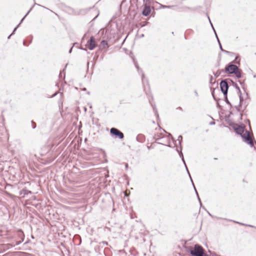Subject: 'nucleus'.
Listing matches in <instances>:
<instances>
[{
    "instance_id": "1",
    "label": "nucleus",
    "mask_w": 256,
    "mask_h": 256,
    "mask_svg": "<svg viewBox=\"0 0 256 256\" xmlns=\"http://www.w3.org/2000/svg\"><path fill=\"white\" fill-rule=\"evenodd\" d=\"M234 130L237 134L241 136L245 142L251 147L254 146L253 140L250 136V132L245 130L244 127L236 126L234 128Z\"/></svg>"
},
{
    "instance_id": "2",
    "label": "nucleus",
    "mask_w": 256,
    "mask_h": 256,
    "mask_svg": "<svg viewBox=\"0 0 256 256\" xmlns=\"http://www.w3.org/2000/svg\"><path fill=\"white\" fill-rule=\"evenodd\" d=\"M190 254L192 256H208V255L204 252L203 248L198 245L196 244L194 249L190 250Z\"/></svg>"
},
{
    "instance_id": "3",
    "label": "nucleus",
    "mask_w": 256,
    "mask_h": 256,
    "mask_svg": "<svg viewBox=\"0 0 256 256\" xmlns=\"http://www.w3.org/2000/svg\"><path fill=\"white\" fill-rule=\"evenodd\" d=\"M171 136V134H168V136H162L160 138H156V136H155L154 138L156 139V142L158 143L165 145V146H168V144L170 142V137Z\"/></svg>"
},
{
    "instance_id": "4",
    "label": "nucleus",
    "mask_w": 256,
    "mask_h": 256,
    "mask_svg": "<svg viewBox=\"0 0 256 256\" xmlns=\"http://www.w3.org/2000/svg\"><path fill=\"white\" fill-rule=\"evenodd\" d=\"M110 133L112 135L115 136L116 137H118L120 139H122L124 137L123 133L114 128H112L110 130Z\"/></svg>"
},
{
    "instance_id": "5",
    "label": "nucleus",
    "mask_w": 256,
    "mask_h": 256,
    "mask_svg": "<svg viewBox=\"0 0 256 256\" xmlns=\"http://www.w3.org/2000/svg\"><path fill=\"white\" fill-rule=\"evenodd\" d=\"M150 2H144V8L142 11V14L144 16H148L150 13L151 9L150 6Z\"/></svg>"
},
{
    "instance_id": "6",
    "label": "nucleus",
    "mask_w": 256,
    "mask_h": 256,
    "mask_svg": "<svg viewBox=\"0 0 256 256\" xmlns=\"http://www.w3.org/2000/svg\"><path fill=\"white\" fill-rule=\"evenodd\" d=\"M238 67L234 64H230L226 67L225 72L230 74L235 73L238 70Z\"/></svg>"
},
{
    "instance_id": "7",
    "label": "nucleus",
    "mask_w": 256,
    "mask_h": 256,
    "mask_svg": "<svg viewBox=\"0 0 256 256\" xmlns=\"http://www.w3.org/2000/svg\"><path fill=\"white\" fill-rule=\"evenodd\" d=\"M220 88L224 96H226L228 88V85L226 80H222L220 83Z\"/></svg>"
},
{
    "instance_id": "8",
    "label": "nucleus",
    "mask_w": 256,
    "mask_h": 256,
    "mask_svg": "<svg viewBox=\"0 0 256 256\" xmlns=\"http://www.w3.org/2000/svg\"><path fill=\"white\" fill-rule=\"evenodd\" d=\"M88 42L89 43L88 48L90 50H93L96 46V42L93 36L90 37Z\"/></svg>"
},
{
    "instance_id": "9",
    "label": "nucleus",
    "mask_w": 256,
    "mask_h": 256,
    "mask_svg": "<svg viewBox=\"0 0 256 256\" xmlns=\"http://www.w3.org/2000/svg\"><path fill=\"white\" fill-rule=\"evenodd\" d=\"M180 156H182V161L184 162V164H185V166H186V170H187V172H188V174H189V176H190V178L191 181H192V183L193 186H194V190H195V191H196V195H197V196H198V200H199V201H200V204H201V202H200V197H199V196H198V192H197V191H196V188H195V186H194V183H193V182H192V178H191V176H190V172H188V168H187V167H186V163H185V162H184V158L183 154H182V152H180Z\"/></svg>"
},
{
    "instance_id": "10",
    "label": "nucleus",
    "mask_w": 256,
    "mask_h": 256,
    "mask_svg": "<svg viewBox=\"0 0 256 256\" xmlns=\"http://www.w3.org/2000/svg\"><path fill=\"white\" fill-rule=\"evenodd\" d=\"M32 8H30V10H28V12H27V14L24 16V17L22 18V20H20V23L18 24V25L17 26H19V25H20V24L23 21V20H24V18L27 16V15L28 14V13L30 12L32 10ZM17 28H18V27H16V28L14 29V31H13V32H12V34H10V35L8 37V38H10V36H12V34L16 30Z\"/></svg>"
},
{
    "instance_id": "11",
    "label": "nucleus",
    "mask_w": 256,
    "mask_h": 256,
    "mask_svg": "<svg viewBox=\"0 0 256 256\" xmlns=\"http://www.w3.org/2000/svg\"><path fill=\"white\" fill-rule=\"evenodd\" d=\"M210 24H211V25H212V28H213V29H214V31L215 34H216V31H215V30H214V27H213V26H212V24L211 22H210ZM216 38H217L218 41V44H219V45H220V50H221L222 52H227V51H226V50H224L222 49V45H221V44H220V40H219V39H218V36H217L216 34Z\"/></svg>"
},
{
    "instance_id": "12",
    "label": "nucleus",
    "mask_w": 256,
    "mask_h": 256,
    "mask_svg": "<svg viewBox=\"0 0 256 256\" xmlns=\"http://www.w3.org/2000/svg\"><path fill=\"white\" fill-rule=\"evenodd\" d=\"M236 76L238 78H240L242 77V70L238 68V70H236L235 73Z\"/></svg>"
},
{
    "instance_id": "13",
    "label": "nucleus",
    "mask_w": 256,
    "mask_h": 256,
    "mask_svg": "<svg viewBox=\"0 0 256 256\" xmlns=\"http://www.w3.org/2000/svg\"><path fill=\"white\" fill-rule=\"evenodd\" d=\"M236 88L238 90V92L240 93V102H242V93H241L240 88L236 84Z\"/></svg>"
},
{
    "instance_id": "14",
    "label": "nucleus",
    "mask_w": 256,
    "mask_h": 256,
    "mask_svg": "<svg viewBox=\"0 0 256 256\" xmlns=\"http://www.w3.org/2000/svg\"><path fill=\"white\" fill-rule=\"evenodd\" d=\"M101 45L104 47L105 48L106 46L108 45V42L106 41L103 40L101 42Z\"/></svg>"
},
{
    "instance_id": "15",
    "label": "nucleus",
    "mask_w": 256,
    "mask_h": 256,
    "mask_svg": "<svg viewBox=\"0 0 256 256\" xmlns=\"http://www.w3.org/2000/svg\"><path fill=\"white\" fill-rule=\"evenodd\" d=\"M222 72H224V70H218L216 74H214V76H216V77H218L221 74Z\"/></svg>"
},
{
    "instance_id": "16",
    "label": "nucleus",
    "mask_w": 256,
    "mask_h": 256,
    "mask_svg": "<svg viewBox=\"0 0 256 256\" xmlns=\"http://www.w3.org/2000/svg\"><path fill=\"white\" fill-rule=\"evenodd\" d=\"M182 136H179L178 137V140L179 142V144H181V142L182 141Z\"/></svg>"
},
{
    "instance_id": "17",
    "label": "nucleus",
    "mask_w": 256,
    "mask_h": 256,
    "mask_svg": "<svg viewBox=\"0 0 256 256\" xmlns=\"http://www.w3.org/2000/svg\"><path fill=\"white\" fill-rule=\"evenodd\" d=\"M224 98H225V101L228 104H230V102L228 101V98H227V95L226 96H224Z\"/></svg>"
},
{
    "instance_id": "18",
    "label": "nucleus",
    "mask_w": 256,
    "mask_h": 256,
    "mask_svg": "<svg viewBox=\"0 0 256 256\" xmlns=\"http://www.w3.org/2000/svg\"><path fill=\"white\" fill-rule=\"evenodd\" d=\"M135 66H136V67L137 68V69H138V70H139L140 68H139V66H138V64L136 63V64H135Z\"/></svg>"
},
{
    "instance_id": "19",
    "label": "nucleus",
    "mask_w": 256,
    "mask_h": 256,
    "mask_svg": "<svg viewBox=\"0 0 256 256\" xmlns=\"http://www.w3.org/2000/svg\"><path fill=\"white\" fill-rule=\"evenodd\" d=\"M32 124H34V126H32V128H36V124L32 121Z\"/></svg>"
},
{
    "instance_id": "20",
    "label": "nucleus",
    "mask_w": 256,
    "mask_h": 256,
    "mask_svg": "<svg viewBox=\"0 0 256 256\" xmlns=\"http://www.w3.org/2000/svg\"><path fill=\"white\" fill-rule=\"evenodd\" d=\"M163 6V8H169L170 7V6Z\"/></svg>"
},
{
    "instance_id": "21",
    "label": "nucleus",
    "mask_w": 256,
    "mask_h": 256,
    "mask_svg": "<svg viewBox=\"0 0 256 256\" xmlns=\"http://www.w3.org/2000/svg\"><path fill=\"white\" fill-rule=\"evenodd\" d=\"M144 74H142V82L144 83Z\"/></svg>"
},
{
    "instance_id": "22",
    "label": "nucleus",
    "mask_w": 256,
    "mask_h": 256,
    "mask_svg": "<svg viewBox=\"0 0 256 256\" xmlns=\"http://www.w3.org/2000/svg\"><path fill=\"white\" fill-rule=\"evenodd\" d=\"M150 2V0H143V2Z\"/></svg>"
},
{
    "instance_id": "23",
    "label": "nucleus",
    "mask_w": 256,
    "mask_h": 256,
    "mask_svg": "<svg viewBox=\"0 0 256 256\" xmlns=\"http://www.w3.org/2000/svg\"><path fill=\"white\" fill-rule=\"evenodd\" d=\"M72 48H73V46H72V47L70 48V50H69V52H70H70H72Z\"/></svg>"
},
{
    "instance_id": "24",
    "label": "nucleus",
    "mask_w": 256,
    "mask_h": 256,
    "mask_svg": "<svg viewBox=\"0 0 256 256\" xmlns=\"http://www.w3.org/2000/svg\"><path fill=\"white\" fill-rule=\"evenodd\" d=\"M102 243H103L104 244H106V245H107V244H108V242H102Z\"/></svg>"
},
{
    "instance_id": "25",
    "label": "nucleus",
    "mask_w": 256,
    "mask_h": 256,
    "mask_svg": "<svg viewBox=\"0 0 256 256\" xmlns=\"http://www.w3.org/2000/svg\"><path fill=\"white\" fill-rule=\"evenodd\" d=\"M128 168V164H126V168Z\"/></svg>"
},
{
    "instance_id": "26",
    "label": "nucleus",
    "mask_w": 256,
    "mask_h": 256,
    "mask_svg": "<svg viewBox=\"0 0 256 256\" xmlns=\"http://www.w3.org/2000/svg\"><path fill=\"white\" fill-rule=\"evenodd\" d=\"M23 44H24V46H26V43H25V42H24H24Z\"/></svg>"
},
{
    "instance_id": "27",
    "label": "nucleus",
    "mask_w": 256,
    "mask_h": 256,
    "mask_svg": "<svg viewBox=\"0 0 256 256\" xmlns=\"http://www.w3.org/2000/svg\"><path fill=\"white\" fill-rule=\"evenodd\" d=\"M248 226H250V227H253V226H251V225H248Z\"/></svg>"
},
{
    "instance_id": "28",
    "label": "nucleus",
    "mask_w": 256,
    "mask_h": 256,
    "mask_svg": "<svg viewBox=\"0 0 256 256\" xmlns=\"http://www.w3.org/2000/svg\"><path fill=\"white\" fill-rule=\"evenodd\" d=\"M214 124V122H211V123H210V124Z\"/></svg>"
},
{
    "instance_id": "29",
    "label": "nucleus",
    "mask_w": 256,
    "mask_h": 256,
    "mask_svg": "<svg viewBox=\"0 0 256 256\" xmlns=\"http://www.w3.org/2000/svg\"><path fill=\"white\" fill-rule=\"evenodd\" d=\"M56 93L54 94L53 95V96H56Z\"/></svg>"
},
{
    "instance_id": "30",
    "label": "nucleus",
    "mask_w": 256,
    "mask_h": 256,
    "mask_svg": "<svg viewBox=\"0 0 256 256\" xmlns=\"http://www.w3.org/2000/svg\"><path fill=\"white\" fill-rule=\"evenodd\" d=\"M238 82H240V84H242V82L240 81L239 80Z\"/></svg>"
}]
</instances>
